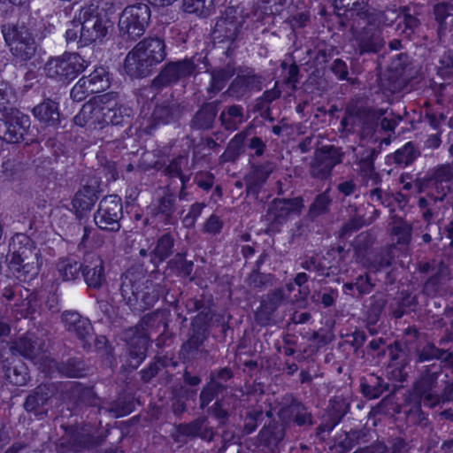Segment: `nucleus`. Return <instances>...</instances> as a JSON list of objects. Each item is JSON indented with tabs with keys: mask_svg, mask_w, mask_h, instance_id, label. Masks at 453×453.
Returning a JSON list of instances; mask_svg holds the SVG:
<instances>
[{
	"mask_svg": "<svg viewBox=\"0 0 453 453\" xmlns=\"http://www.w3.org/2000/svg\"><path fill=\"white\" fill-rule=\"evenodd\" d=\"M73 395L77 398L78 404L98 406L101 402L100 398L94 392L92 388L75 386L73 388Z\"/></svg>",
	"mask_w": 453,
	"mask_h": 453,
	"instance_id": "nucleus-55",
	"label": "nucleus"
},
{
	"mask_svg": "<svg viewBox=\"0 0 453 453\" xmlns=\"http://www.w3.org/2000/svg\"><path fill=\"white\" fill-rule=\"evenodd\" d=\"M218 114L216 102L203 104L190 121V127L196 130H209L213 127Z\"/></svg>",
	"mask_w": 453,
	"mask_h": 453,
	"instance_id": "nucleus-30",
	"label": "nucleus"
},
{
	"mask_svg": "<svg viewBox=\"0 0 453 453\" xmlns=\"http://www.w3.org/2000/svg\"><path fill=\"white\" fill-rule=\"evenodd\" d=\"M435 20L439 23L440 29L444 27L445 19L453 15V4L449 3H440L434 6Z\"/></svg>",
	"mask_w": 453,
	"mask_h": 453,
	"instance_id": "nucleus-64",
	"label": "nucleus"
},
{
	"mask_svg": "<svg viewBox=\"0 0 453 453\" xmlns=\"http://www.w3.org/2000/svg\"><path fill=\"white\" fill-rule=\"evenodd\" d=\"M376 157V151L374 149H365L361 154L358 161V173L366 180L368 184L378 185L380 182V177L378 173L375 172L374 168V158Z\"/></svg>",
	"mask_w": 453,
	"mask_h": 453,
	"instance_id": "nucleus-31",
	"label": "nucleus"
},
{
	"mask_svg": "<svg viewBox=\"0 0 453 453\" xmlns=\"http://www.w3.org/2000/svg\"><path fill=\"white\" fill-rule=\"evenodd\" d=\"M226 386L222 382L217 381L213 375L211 376V380L203 388L199 395V407L204 409L209 403H211L217 395L226 390Z\"/></svg>",
	"mask_w": 453,
	"mask_h": 453,
	"instance_id": "nucleus-46",
	"label": "nucleus"
},
{
	"mask_svg": "<svg viewBox=\"0 0 453 453\" xmlns=\"http://www.w3.org/2000/svg\"><path fill=\"white\" fill-rule=\"evenodd\" d=\"M62 322L67 332L73 334L83 342V347L89 341L93 333V326L88 319L82 317L77 311H65L61 315Z\"/></svg>",
	"mask_w": 453,
	"mask_h": 453,
	"instance_id": "nucleus-21",
	"label": "nucleus"
},
{
	"mask_svg": "<svg viewBox=\"0 0 453 453\" xmlns=\"http://www.w3.org/2000/svg\"><path fill=\"white\" fill-rule=\"evenodd\" d=\"M161 326L165 329L166 324L159 319L158 313L154 312L143 316L137 325L123 331L122 339L129 346L130 356L135 358L138 364L146 356L150 332L159 329Z\"/></svg>",
	"mask_w": 453,
	"mask_h": 453,
	"instance_id": "nucleus-5",
	"label": "nucleus"
},
{
	"mask_svg": "<svg viewBox=\"0 0 453 453\" xmlns=\"http://www.w3.org/2000/svg\"><path fill=\"white\" fill-rule=\"evenodd\" d=\"M386 114L382 109H372L367 107L348 106L346 115L342 120V126L346 129L349 127L358 126L363 135L368 136L373 134L380 119Z\"/></svg>",
	"mask_w": 453,
	"mask_h": 453,
	"instance_id": "nucleus-15",
	"label": "nucleus"
},
{
	"mask_svg": "<svg viewBox=\"0 0 453 453\" xmlns=\"http://www.w3.org/2000/svg\"><path fill=\"white\" fill-rule=\"evenodd\" d=\"M388 349L390 357L388 366L392 368V376L398 381L405 380L407 372L403 370L409 364L407 355L403 352L401 344L397 342L389 345Z\"/></svg>",
	"mask_w": 453,
	"mask_h": 453,
	"instance_id": "nucleus-29",
	"label": "nucleus"
},
{
	"mask_svg": "<svg viewBox=\"0 0 453 453\" xmlns=\"http://www.w3.org/2000/svg\"><path fill=\"white\" fill-rule=\"evenodd\" d=\"M188 156L180 155L171 160L169 164L165 167L164 173L165 175L174 178L180 176L182 170L188 167Z\"/></svg>",
	"mask_w": 453,
	"mask_h": 453,
	"instance_id": "nucleus-59",
	"label": "nucleus"
},
{
	"mask_svg": "<svg viewBox=\"0 0 453 453\" xmlns=\"http://www.w3.org/2000/svg\"><path fill=\"white\" fill-rule=\"evenodd\" d=\"M111 94H104L94 97L84 104L79 113L74 117V123L90 129H102L107 126V113L110 112L108 97Z\"/></svg>",
	"mask_w": 453,
	"mask_h": 453,
	"instance_id": "nucleus-13",
	"label": "nucleus"
},
{
	"mask_svg": "<svg viewBox=\"0 0 453 453\" xmlns=\"http://www.w3.org/2000/svg\"><path fill=\"white\" fill-rule=\"evenodd\" d=\"M150 19V10L147 4H136L127 6L119 17V31L129 38L135 40L144 34Z\"/></svg>",
	"mask_w": 453,
	"mask_h": 453,
	"instance_id": "nucleus-12",
	"label": "nucleus"
},
{
	"mask_svg": "<svg viewBox=\"0 0 453 453\" xmlns=\"http://www.w3.org/2000/svg\"><path fill=\"white\" fill-rule=\"evenodd\" d=\"M57 269L64 280H73L82 272V265L73 258L65 257L58 261Z\"/></svg>",
	"mask_w": 453,
	"mask_h": 453,
	"instance_id": "nucleus-50",
	"label": "nucleus"
},
{
	"mask_svg": "<svg viewBox=\"0 0 453 453\" xmlns=\"http://www.w3.org/2000/svg\"><path fill=\"white\" fill-rule=\"evenodd\" d=\"M6 378L9 381L17 386L26 384L27 380V372L23 365L20 366L8 367L5 371Z\"/></svg>",
	"mask_w": 453,
	"mask_h": 453,
	"instance_id": "nucleus-63",
	"label": "nucleus"
},
{
	"mask_svg": "<svg viewBox=\"0 0 453 453\" xmlns=\"http://www.w3.org/2000/svg\"><path fill=\"white\" fill-rule=\"evenodd\" d=\"M333 203V198L330 195V188L317 195L313 202L309 206L306 217L309 220H315L318 217L328 214Z\"/></svg>",
	"mask_w": 453,
	"mask_h": 453,
	"instance_id": "nucleus-37",
	"label": "nucleus"
},
{
	"mask_svg": "<svg viewBox=\"0 0 453 453\" xmlns=\"http://www.w3.org/2000/svg\"><path fill=\"white\" fill-rule=\"evenodd\" d=\"M211 5L212 0H183L184 11L197 16H207Z\"/></svg>",
	"mask_w": 453,
	"mask_h": 453,
	"instance_id": "nucleus-57",
	"label": "nucleus"
},
{
	"mask_svg": "<svg viewBox=\"0 0 453 453\" xmlns=\"http://www.w3.org/2000/svg\"><path fill=\"white\" fill-rule=\"evenodd\" d=\"M365 14H362L359 20L368 21L371 24L381 26L392 25L399 17V13L395 8H387L383 12H380L372 7L369 3L365 8Z\"/></svg>",
	"mask_w": 453,
	"mask_h": 453,
	"instance_id": "nucleus-33",
	"label": "nucleus"
},
{
	"mask_svg": "<svg viewBox=\"0 0 453 453\" xmlns=\"http://www.w3.org/2000/svg\"><path fill=\"white\" fill-rule=\"evenodd\" d=\"M54 387L50 384L37 386L26 398L24 409L27 412H33L35 416L46 414L43 410L45 404L54 395Z\"/></svg>",
	"mask_w": 453,
	"mask_h": 453,
	"instance_id": "nucleus-25",
	"label": "nucleus"
},
{
	"mask_svg": "<svg viewBox=\"0 0 453 453\" xmlns=\"http://www.w3.org/2000/svg\"><path fill=\"white\" fill-rule=\"evenodd\" d=\"M206 338L207 334L204 331H195L189 339L182 345L181 350L187 355H192L199 349Z\"/></svg>",
	"mask_w": 453,
	"mask_h": 453,
	"instance_id": "nucleus-60",
	"label": "nucleus"
},
{
	"mask_svg": "<svg viewBox=\"0 0 453 453\" xmlns=\"http://www.w3.org/2000/svg\"><path fill=\"white\" fill-rule=\"evenodd\" d=\"M174 238L170 233H166L158 238L155 249L150 255L158 262H162L173 254Z\"/></svg>",
	"mask_w": 453,
	"mask_h": 453,
	"instance_id": "nucleus-49",
	"label": "nucleus"
},
{
	"mask_svg": "<svg viewBox=\"0 0 453 453\" xmlns=\"http://www.w3.org/2000/svg\"><path fill=\"white\" fill-rule=\"evenodd\" d=\"M10 268L21 280L34 279L42 265L41 251L35 242L25 234H16L9 243Z\"/></svg>",
	"mask_w": 453,
	"mask_h": 453,
	"instance_id": "nucleus-3",
	"label": "nucleus"
},
{
	"mask_svg": "<svg viewBox=\"0 0 453 453\" xmlns=\"http://www.w3.org/2000/svg\"><path fill=\"white\" fill-rule=\"evenodd\" d=\"M2 33L12 54L21 61L31 59L36 52L35 39L30 29L24 24L3 26Z\"/></svg>",
	"mask_w": 453,
	"mask_h": 453,
	"instance_id": "nucleus-6",
	"label": "nucleus"
},
{
	"mask_svg": "<svg viewBox=\"0 0 453 453\" xmlns=\"http://www.w3.org/2000/svg\"><path fill=\"white\" fill-rule=\"evenodd\" d=\"M234 68L231 65L212 70L211 73V84L208 87L207 91L212 94H217L225 88L226 82L234 75Z\"/></svg>",
	"mask_w": 453,
	"mask_h": 453,
	"instance_id": "nucleus-44",
	"label": "nucleus"
},
{
	"mask_svg": "<svg viewBox=\"0 0 453 453\" xmlns=\"http://www.w3.org/2000/svg\"><path fill=\"white\" fill-rule=\"evenodd\" d=\"M142 285L140 288L139 303L135 311H142L153 306L158 299V293L153 282L145 277L142 278Z\"/></svg>",
	"mask_w": 453,
	"mask_h": 453,
	"instance_id": "nucleus-43",
	"label": "nucleus"
},
{
	"mask_svg": "<svg viewBox=\"0 0 453 453\" xmlns=\"http://www.w3.org/2000/svg\"><path fill=\"white\" fill-rule=\"evenodd\" d=\"M284 436L283 427L276 424H270L263 427L259 432V439L265 445L276 444L282 441Z\"/></svg>",
	"mask_w": 453,
	"mask_h": 453,
	"instance_id": "nucleus-52",
	"label": "nucleus"
},
{
	"mask_svg": "<svg viewBox=\"0 0 453 453\" xmlns=\"http://www.w3.org/2000/svg\"><path fill=\"white\" fill-rule=\"evenodd\" d=\"M282 419L291 418L299 426H311L312 416L306 407L299 402H293L280 412Z\"/></svg>",
	"mask_w": 453,
	"mask_h": 453,
	"instance_id": "nucleus-36",
	"label": "nucleus"
},
{
	"mask_svg": "<svg viewBox=\"0 0 453 453\" xmlns=\"http://www.w3.org/2000/svg\"><path fill=\"white\" fill-rule=\"evenodd\" d=\"M434 366L427 367L415 382L413 388V394L429 407H434L440 402V396L435 388L441 371L440 368L437 370H434Z\"/></svg>",
	"mask_w": 453,
	"mask_h": 453,
	"instance_id": "nucleus-18",
	"label": "nucleus"
},
{
	"mask_svg": "<svg viewBox=\"0 0 453 453\" xmlns=\"http://www.w3.org/2000/svg\"><path fill=\"white\" fill-rule=\"evenodd\" d=\"M274 169L275 164L271 161L252 164L249 173L244 176L247 193L257 195Z\"/></svg>",
	"mask_w": 453,
	"mask_h": 453,
	"instance_id": "nucleus-23",
	"label": "nucleus"
},
{
	"mask_svg": "<svg viewBox=\"0 0 453 453\" xmlns=\"http://www.w3.org/2000/svg\"><path fill=\"white\" fill-rule=\"evenodd\" d=\"M175 202L174 195L165 194L153 208L152 214L155 217H159L165 224L173 225L174 223Z\"/></svg>",
	"mask_w": 453,
	"mask_h": 453,
	"instance_id": "nucleus-39",
	"label": "nucleus"
},
{
	"mask_svg": "<svg viewBox=\"0 0 453 453\" xmlns=\"http://www.w3.org/2000/svg\"><path fill=\"white\" fill-rule=\"evenodd\" d=\"M304 207L301 196L290 199H273L268 205L266 219L273 226H280L292 215H299Z\"/></svg>",
	"mask_w": 453,
	"mask_h": 453,
	"instance_id": "nucleus-17",
	"label": "nucleus"
},
{
	"mask_svg": "<svg viewBox=\"0 0 453 453\" xmlns=\"http://www.w3.org/2000/svg\"><path fill=\"white\" fill-rule=\"evenodd\" d=\"M262 78L254 73L237 75L231 82L226 93L235 98H241L253 89L260 90Z\"/></svg>",
	"mask_w": 453,
	"mask_h": 453,
	"instance_id": "nucleus-27",
	"label": "nucleus"
},
{
	"mask_svg": "<svg viewBox=\"0 0 453 453\" xmlns=\"http://www.w3.org/2000/svg\"><path fill=\"white\" fill-rule=\"evenodd\" d=\"M87 65V62L78 53H65L49 59L44 70L48 77L65 82L73 80Z\"/></svg>",
	"mask_w": 453,
	"mask_h": 453,
	"instance_id": "nucleus-9",
	"label": "nucleus"
},
{
	"mask_svg": "<svg viewBox=\"0 0 453 453\" xmlns=\"http://www.w3.org/2000/svg\"><path fill=\"white\" fill-rule=\"evenodd\" d=\"M42 341L34 339L30 336H22L16 341L14 349L23 357L35 362L42 360Z\"/></svg>",
	"mask_w": 453,
	"mask_h": 453,
	"instance_id": "nucleus-32",
	"label": "nucleus"
},
{
	"mask_svg": "<svg viewBox=\"0 0 453 453\" xmlns=\"http://www.w3.org/2000/svg\"><path fill=\"white\" fill-rule=\"evenodd\" d=\"M284 300V291L274 289L263 297L260 306L256 311L255 319L260 326H266L273 320V315Z\"/></svg>",
	"mask_w": 453,
	"mask_h": 453,
	"instance_id": "nucleus-24",
	"label": "nucleus"
},
{
	"mask_svg": "<svg viewBox=\"0 0 453 453\" xmlns=\"http://www.w3.org/2000/svg\"><path fill=\"white\" fill-rule=\"evenodd\" d=\"M33 113L40 121L48 125H56L59 120L57 104L51 100L44 101L33 109Z\"/></svg>",
	"mask_w": 453,
	"mask_h": 453,
	"instance_id": "nucleus-41",
	"label": "nucleus"
},
{
	"mask_svg": "<svg viewBox=\"0 0 453 453\" xmlns=\"http://www.w3.org/2000/svg\"><path fill=\"white\" fill-rule=\"evenodd\" d=\"M30 127V118L16 108L0 111V139L8 143L24 140Z\"/></svg>",
	"mask_w": 453,
	"mask_h": 453,
	"instance_id": "nucleus-8",
	"label": "nucleus"
},
{
	"mask_svg": "<svg viewBox=\"0 0 453 453\" xmlns=\"http://www.w3.org/2000/svg\"><path fill=\"white\" fill-rule=\"evenodd\" d=\"M434 359H441L448 364H453V354L449 350L437 348L431 342H427L420 349L417 350L418 362L421 363Z\"/></svg>",
	"mask_w": 453,
	"mask_h": 453,
	"instance_id": "nucleus-40",
	"label": "nucleus"
},
{
	"mask_svg": "<svg viewBox=\"0 0 453 453\" xmlns=\"http://www.w3.org/2000/svg\"><path fill=\"white\" fill-rule=\"evenodd\" d=\"M334 6L342 10L344 9L348 12L351 18L355 16L360 19L362 14H365V8L369 0H330Z\"/></svg>",
	"mask_w": 453,
	"mask_h": 453,
	"instance_id": "nucleus-51",
	"label": "nucleus"
},
{
	"mask_svg": "<svg viewBox=\"0 0 453 453\" xmlns=\"http://www.w3.org/2000/svg\"><path fill=\"white\" fill-rule=\"evenodd\" d=\"M418 156V151L411 142H407L403 148L395 152L394 158L399 165H408Z\"/></svg>",
	"mask_w": 453,
	"mask_h": 453,
	"instance_id": "nucleus-58",
	"label": "nucleus"
},
{
	"mask_svg": "<svg viewBox=\"0 0 453 453\" xmlns=\"http://www.w3.org/2000/svg\"><path fill=\"white\" fill-rule=\"evenodd\" d=\"M395 245L391 244L381 250L380 253L374 256L371 266L376 270H381L391 265L395 258Z\"/></svg>",
	"mask_w": 453,
	"mask_h": 453,
	"instance_id": "nucleus-56",
	"label": "nucleus"
},
{
	"mask_svg": "<svg viewBox=\"0 0 453 453\" xmlns=\"http://www.w3.org/2000/svg\"><path fill=\"white\" fill-rule=\"evenodd\" d=\"M82 275L88 287L99 289L106 281L104 261L96 253H87L82 264Z\"/></svg>",
	"mask_w": 453,
	"mask_h": 453,
	"instance_id": "nucleus-20",
	"label": "nucleus"
},
{
	"mask_svg": "<svg viewBox=\"0 0 453 453\" xmlns=\"http://www.w3.org/2000/svg\"><path fill=\"white\" fill-rule=\"evenodd\" d=\"M111 96L108 97V104L110 110V112L107 113V117L105 119H107V126L109 124L111 125H123V124H128L130 120V109L122 106L121 104H119L117 102V94L111 93Z\"/></svg>",
	"mask_w": 453,
	"mask_h": 453,
	"instance_id": "nucleus-38",
	"label": "nucleus"
},
{
	"mask_svg": "<svg viewBox=\"0 0 453 453\" xmlns=\"http://www.w3.org/2000/svg\"><path fill=\"white\" fill-rule=\"evenodd\" d=\"M178 432L182 435L199 437L207 441H212L215 434L214 429L209 426L206 417L198 418L188 424L179 425Z\"/></svg>",
	"mask_w": 453,
	"mask_h": 453,
	"instance_id": "nucleus-28",
	"label": "nucleus"
},
{
	"mask_svg": "<svg viewBox=\"0 0 453 453\" xmlns=\"http://www.w3.org/2000/svg\"><path fill=\"white\" fill-rule=\"evenodd\" d=\"M361 391L363 395L370 399H374L388 390L389 385L384 383L380 377L371 374L368 379L361 381Z\"/></svg>",
	"mask_w": 453,
	"mask_h": 453,
	"instance_id": "nucleus-45",
	"label": "nucleus"
},
{
	"mask_svg": "<svg viewBox=\"0 0 453 453\" xmlns=\"http://www.w3.org/2000/svg\"><path fill=\"white\" fill-rule=\"evenodd\" d=\"M345 153L342 148L326 145L315 150L309 164L311 177L325 180L331 177L335 165L342 163Z\"/></svg>",
	"mask_w": 453,
	"mask_h": 453,
	"instance_id": "nucleus-11",
	"label": "nucleus"
},
{
	"mask_svg": "<svg viewBox=\"0 0 453 453\" xmlns=\"http://www.w3.org/2000/svg\"><path fill=\"white\" fill-rule=\"evenodd\" d=\"M98 6L90 4L80 10L66 29L67 42H76L83 47L104 38L108 31V21L99 15Z\"/></svg>",
	"mask_w": 453,
	"mask_h": 453,
	"instance_id": "nucleus-4",
	"label": "nucleus"
},
{
	"mask_svg": "<svg viewBox=\"0 0 453 453\" xmlns=\"http://www.w3.org/2000/svg\"><path fill=\"white\" fill-rule=\"evenodd\" d=\"M452 180L453 165L450 164L441 165L430 170L425 177L416 180L418 191L426 194V197L419 198L418 203V207L423 210L425 221L430 222L439 215Z\"/></svg>",
	"mask_w": 453,
	"mask_h": 453,
	"instance_id": "nucleus-1",
	"label": "nucleus"
},
{
	"mask_svg": "<svg viewBox=\"0 0 453 453\" xmlns=\"http://www.w3.org/2000/svg\"><path fill=\"white\" fill-rule=\"evenodd\" d=\"M58 371L70 378L82 377L86 374L85 365L80 358H70L58 366Z\"/></svg>",
	"mask_w": 453,
	"mask_h": 453,
	"instance_id": "nucleus-54",
	"label": "nucleus"
},
{
	"mask_svg": "<svg viewBox=\"0 0 453 453\" xmlns=\"http://www.w3.org/2000/svg\"><path fill=\"white\" fill-rule=\"evenodd\" d=\"M387 303V300L382 293H376L370 299V306L367 311V321L369 325L375 324L385 305Z\"/></svg>",
	"mask_w": 453,
	"mask_h": 453,
	"instance_id": "nucleus-53",
	"label": "nucleus"
},
{
	"mask_svg": "<svg viewBox=\"0 0 453 453\" xmlns=\"http://www.w3.org/2000/svg\"><path fill=\"white\" fill-rule=\"evenodd\" d=\"M197 64L195 58H183L166 63L152 81V88L162 89L186 80L196 72Z\"/></svg>",
	"mask_w": 453,
	"mask_h": 453,
	"instance_id": "nucleus-10",
	"label": "nucleus"
},
{
	"mask_svg": "<svg viewBox=\"0 0 453 453\" xmlns=\"http://www.w3.org/2000/svg\"><path fill=\"white\" fill-rule=\"evenodd\" d=\"M364 26L358 28L361 23L358 21L351 24L350 29L357 42L359 55L366 53H377L385 45V40L382 36V29L379 25L371 24L368 21H363Z\"/></svg>",
	"mask_w": 453,
	"mask_h": 453,
	"instance_id": "nucleus-16",
	"label": "nucleus"
},
{
	"mask_svg": "<svg viewBox=\"0 0 453 453\" xmlns=\"http://www.w3.org/2000/svg\"><path fill=\"white\" fill-rule=\"evenodd\" d=\"M84 77L94 93L105 90L110 86L109 73L103 66L96 67L89 75Z\"/></svg>",
	"mask_w": 453,
	"mask_h": 453,
	"instance_id": "nucleus-47",
	"label": "nucleus"
},
{
	"mask_svg": "<svg viewBox=\"0 0 453 453\" xmlns=\"http://www.w3.org/2000/svg\"><path fill=\"white\" fill-rule=\"evenodd\" d=\"M412 234V224L399 219L395 222V226L391 229V236L395 250L396 245H400L403 249H405L411 241Z\"/></svg>",
	"mask_w": 453,
	"mask_h": 453,
	"instance_id": "nucleus-42",
	"label": "nucleus"
},
{
	"mask_svg": "<svg viewBox=\"0 0 453 453\" xmlns=\"http://www.w3.org/2000/svg\"><path fill=\"white\" fill-rule=\"evenodd\" d=\"M359 196L349 199L344 206L348 217L347 222L342 226L341 233L342 235L357 231L364 226L372 224L380 215L375 206L369 202L361 203Z\"/></svg>",
	"mask_w": 453,
	"mask_h": 453,
	"instance_id": "nucleus-7",
	"label": "nucleus"
},
{
	"mask_svg": "<svg viewBox=\"0 0 453 453\" xmlns=\"http://www.w3.org/2000/svg\"><path fill=\"white\" fill-rule=\"evenodd\" d=\"M104 440L102 434L82 428L74 434L73 444L79 449H89L101 444Z\"/></svg>",
	"mask_w": 453,
	"mask_h": 453,
	"instance_id": "nucleus-48",
	"label": "nucleus"
},
{
	"mask_svg": "<svg viewBox=\"0 0 453 453\" xmlns=\"http://www.w3.org/2000/svg\"><path fill=\"white\" fill-rule=\"evenodd\" d=\"M271 277V274H264L257 270H253L246 279L245 282L251 289L262 290L266 288Z\"/></svg>",
	"mask_w": 453,
	"mask_h": 453,
	"instance_id": "nucleus-62",
	"label": "nucleus"
},
{
	"mask_svg": "<svg viewBox=\"0 0 453 453\" xmlns=\"http://www.w3.org/2000/svg\"><path fill=\"white\" fill-rule=\"evenodd\" d=\"M94 91L88 84L85 77H81L77 83L73 87L70 92V96L73 101L81 102L87 98Z\"/></svg>",
	"mask_w": 453,
	"mask_h": 453,
	"instance_id": "nucleus-61",
	"label": "nucleus"
},
{
	"mask_svg": "<svg viewBox=\"0 0 453 453\" xmlns=\"http://www.w3.org/2000/svg\"><path fill=\"white\" fill-rule=\"evenodd\" d=\"M100 182L96 178L88 180L75 194L72 205L78 217L83 212L89 211L98 199L100 194Z\"/></svg>",
	"mask_w": 453,
	"mask_h": 453,
	"instance_id": "nucleus-19",
	"label": "nucleus"
},
{
	"mask_svg": "<svg viewBox=\"0 0 453 453\" xmlns=\"http://www.w3.org/2000/svg\"><path fill=\"white\" fill-rule=\"evenodd\" d=\"M165 40L155 36L140 41L126 56L124 68L130 77L150 75L153 69L166 58Z\"/></svg>",
	"mask_w": 453,
	"mask_h": 453,
	"instance_id": "nucleus-2",
	"label": "nucleus"
},
{
	"mask_svg": "<svg viewBox=\"0 0 453 453\" xmlns=\"http://www.w3.org/2000/svg\"><path fill=\"white\" fill-rule=\"evenodd\" d=\"M123 218L121 198L118 196H104L98 204L94 214V222L104 231L119 232L121 228L120 220Z\"/></svg>",
	"mask_w": 453,
	"mask_h": 453,
	"instance_id": "nucleus-14",
	"label": "nucleus"
},
{
	"mask_svg": "<svg viewBox=\"0 0 453 453\" xmlns=\"http://www.w3.org/2000/svg\"><path fill=\"white\" fill-rule=\"evenodd\" d=\"M219 120L225 130H237L245 120L243 107L239 104L225 107L219 114Z\"/></svg>",
	"mask_w": 453,
	"mask_h": 453,
	"instance_id": "nucleus-35",
	"label": "nucleus"
},
{
	"mask_svg": "<svg viewBox=\"0 0 453 453\" xmlns=\"http://www.w3.org/2000/svg\"><path fill=\"white\" fill-rule=\"evenodd\" d=\"M143 276L134 271H127L121 276L119 291L123 301L131 309H136L140 298V288Z\"/></svg>",
	"mask_w": 453,
	"mask_h": 453,
	"instance_id": "nucleus-22",
	"label": "nucleus"
},
{
	"mask_svg": "<svg viewBox=\"0 0 453 453\" xmlns=\"http://www.w3.org/2000/svg\"><path fill=\"white\" fill-rule=\"evenodd\" d=\"M184 108L176 100L165 101L155 108L153 116L156 120L168 124L178 120Z\"/></svg>",
	"mask_w": 453,
	"mask_h": 453,
	"instance_id": "nucleus-34",
	"label": "nucleus"
},
{
	"mask_svg": "<svg viewBox=\"0 0 453 453\" xmlns=\"http://www.w3.org/2000/svg\"><path fill=\"white\" fill-rule=\"evenodd\" d=\"M243 19L242 17L236 16V10L229 8L226 11V14L215 25V33L226 40L234 41L242 26Z\"/></svg>",
	"mask_w": 453,
	"mask_h": 453,
	"instance_id": "nucleus-26",
	"label": "nucleus"
}]
</instances>
